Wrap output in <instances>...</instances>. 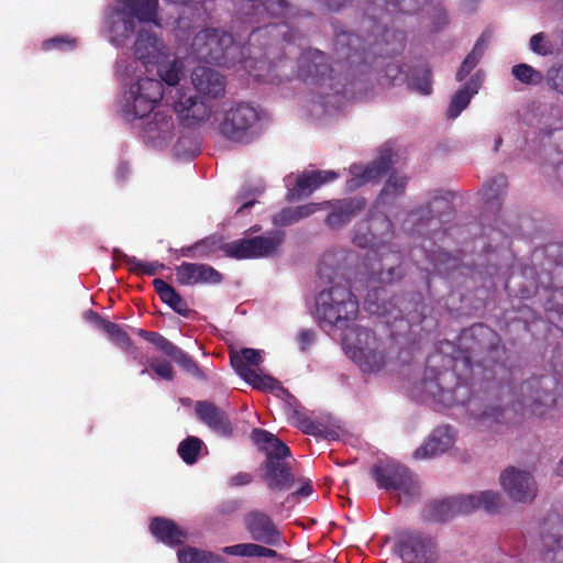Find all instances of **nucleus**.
<instances>
[{
	"instance_id": "1",
	"label": "nucleus",
	"mask_w": 563,
	"mask_h": 563,
	"mask_svg": "<svg viewBox=\"0 0 563 563\" xmlns=\"http://www.w3.org/2000/svg\"><path fill=\"white\" fill-rule=\"evenodd\" d=\"M305 37L285 22L266 23L254 29L247 42L240 46L233 36L216 27H206L192 38L190 55L197 60L221 67L242 64L257 81L282 82L294 73L292 58L298 56V77L316 86L327 85L334 93L345 92L336 87L333 68L319 49H303Z\"/></svg>"
},
{
	"instance_id": "2",
	"label": "nucleus",
	"mask_w": 563,
	"mask_h": 563,
	"mask_svg": "<svg viewBox=\"0 0 563 563\" xmlns=\"http://www.w3.org/2000/svg\"><path fill=\"white\" fill-rule=\"evenodd\" d=\"M473 365L471 356L455 357L452 368L438 371L427 366L421 380V391L437 405L452 407L465 406L470 423L479 431L494 430L501 426L505 409L496 405L488 389L498 386L487 383L485 389L475 390L471 383Z\"/></svg>"
},
{
	"instance_id": "3",
	"label": "nucleus",
	"mask_w": 563,
	"mask_h": 563,
	"mask_svg": "<svg viewBox=\"0 0 563 563\" xmlns=\"http://www.w3.org/2000/svg\"><path fill=\"white\" fill-rule=\"evenodd\" d=\"M335 254L324 253L318 264V275L332 286L318 294L316 298V318L320 323L345 328L355 320L358 301L350 287L341 283L340 267L334 265Z\"/></svg>"
},
{
	"instance_id": "4",
	"label": "nucleus",
	"mask_w": 563,
	"mask_h": 563,
	"mask_svg": "<svg viewBox=\"0 0 563 563\" xmlns=\"http://www.w3.org/2000/svg\"><path fill=\"white\" fill-rule=\"evenodd\" d=\"M261 113L251 102H233L224 108L218 119V132L225 140L247 144L258 134Z\"/></svg>"
},
{
	"instance_id": "5",
	"label": "nucleus",
	"mask_w": 563,
	"mask_h": 563,
	"mask_svg": "<svg viewBox=\"0 0 563 563\" xmlns=\"http://www.w3.org/2000/svg\"><path fill=\"white\" fill-rule=\"evenodd\" d=\"M130 11L118 12L110 24L111 41L120 46L130 38L135 31V18L141 22H156L158 0H121Z\"/></svg>"
},
{
	"instance_id": "6",
	"label": "nucleus",
	"mask_w": 563,
	"mask_h": 563,
	"mask_svg": "<svg viewBox=\"0 0 563 563\" xmlns=\"http://www.w3.org/2000/svg\"><path fill=\"white\" fill-rule=\"evenodd\" d=\"M558 388L559 383L553 376L532 377L520 386L519 402L533 415L543 417L550 409L563 406V394L554 395Z\"/></svg>"
},
{
	"instance_id": "7",
	"label": "nucleus",
	"mask_w": 563,
	"mask_h": 563,
	"mask_svg": "<svg viewBox=\"0 0 563 563\" xmlns=\"http://www.w3.org/2000/svg\"><path fill=\"white\" fill-rule=\"evenodd\" d=\"M284 240L285 232L269 231L263 235L224 243L220 249L227 257L235 260L269 257L277 254Z\"/></svg>"
},
{
	"instance_id": "8",
	"label": "nucleus",
	"mask_w": 563,
	"mask_h": 563,
	"mask_svg": "<svg viewBox=\"0 0 563 563\" xmlns=\"http://www.w3.org/2000/svg\"><path fill=\"white\" fill-rule=\"evenodd\" d=\"M164 96L163 84L153 78H140L129 89V98L123 107V115L128 121L143 119L148 115L155 104Z\"/></svg>"
},
{
	"instance_id": "9",
	"label": "nucleus",
	"mask_w": 563,
	"mask_h": 563,
	"mask_svg": "<svg viewBox=\"0 0 563 563\" xmlns=\"http://www.w3.org/2000/svg\"><path fill=\"white\" fill-rule=\"evenodd\" d=\"M334 54L336 65L340 69H346L349 73L365 74L363 69L368 62L369 52L363 45V40L354 33L341 31L335 34Z\"/></svg>"
},
{
	"instance_id": "10",
	"label": "nucleus",
	"mask_w": 563,
	"mask_h": 563,
	"mask_svg": "<svg viewBox=\"0 0 563 563\" xmlns=\"http://www.w3.org/2000/svg\"><path fill=\"white\" fill-rule=\"evenodd\" d=\"M231 365L238 375L261 391L274 390L282 387L279 382L269 375H260L254 367L262 363V355L258 350L244 347L240 352L230 354Z\"/></svg>"
},
{
	"instance_id": "11",
	"label": "nucleus",
	"mask_w": 563,
	"mask_h": 563,
	"mask_svg": "<svg viewBox=\"0 0 563 563\" xmlns=\"http://www.w3.org/2000/svg\"><path fill=\"white\" fill-rule=\"evenodd\" d=\"M371 476L377 487L386 492H399L408 497L418 494L409 470L396 462H380L371 467Z\"/></svg>"
},
{
	"instance_id": "12",
	"label": "nucleus",
	"mask_w": 563,
	"mask_h": 563,
	"mask_svg": "<svg viewBox=\"0 0 563 563\" xmlns=\"http://www.w3.org/2000/svg\"><path fill=\"white\" fill-rule=\"evenodd\" d=\"M349 354L363 372L376 373L385 365L382 342L368 328L356 329V344L349 350Z\"/></svg>"
},
{
	"instance_id": "13",
	"label": "nucleus",
	"mask_w": 563,
	"mask_h": 563,
	"mask_svg": "<svg viewBox=\"0 0 563 563\" xmlns=\"http://www.w3.org/2000/svg\"><path fill=\"white\" fill-rule=\"evenodd\" d=\"M395 544L404 563H435L438 560L435 542L420 532H404Z\"/></svg>"
},
{
	"instance_id": "14",
	"label": "nucleus",
	"mask_w": 563,
	"mask_h": 563,
	"mask_svg": "<svg viewBox=\"0 0 563 563\" xmlns=\"http://www.w3.org/2000/svg\"><path fill=\"white\" fill-rule=\"evenodd\" d=\"M136 334L152 343L157 350L176 362L184 371L198 379H206V375L190 355L175 345L158 332L137 329Z\"/></svg>"
},
{
	"instance_id": "15",
	"label": "nucleus",
	"mask_w": 563,
	"mask_h": 563,
	"mask_svg": "<svg viewBox=\"0 0 563 563\" xmlns=\"http://www.w3.org/2000/svg\"><path fill=\"white\" fill-rule=\"evenodd\" d=\"M500 484L515 501L530 503L537 496V483L527 471L510 466L501 473Z\"/></svg>"
},
{
	"instance_id": "16",
	"label": "nucleus",
	"mask_w": 563,
	"mask_h": 563,
	"mask_svg": "<svg viewBox=\"0 0 563 563\" xmlns=\"http://www.w3.org/2000/svg\"><path fill=\"white\" fill-rule=\"evenodd\" d=\"M244 527L253 541L277 547L282 543V533L272 520L263 511H250L244 517Z\"/></svg>"
},
{
	"instance_id": "17",
	"label": "nucleus",
	"mask_w": 563,
	"mask_h": 563,
	"mask_svg": "<svg viewBox=\"0 0 563 563\" xmlns=\"http://www.w3.org/2000/svg\"><path fill=\"white\" fill-rule=\"evenodd\" d=\"M473 497H452L430 503L424 509V517L430 521H446L457 515H467L474 511Z\"/></svg>"
},
{
	"instance_id": "18",
	"label": "nucleus",
	"mask_w": 563,
	"mask_h": 563,
	"mask_svg": "<svg viewBox=\"0 0 563 563\" xmlns=\"http://www.w3.org/2000/svg\"><path fill=\"white\" fill-rule=\"evenodd\" d=\"M541 539L545 549L544 560L563 563V521L558 515L545 518L541 528Z\"/></svg>"
},
{
	"instance_id": "19",
	"label": "nucleus",
	"mask_w": 563,
	"mask_h": 563,
	"mask_svg": "<svg viewBox=\"0 0 563 563\" xmlns=\"http://www.w3.org/2000/svg\"><path fill=\"white\" fill-rule=\"evenodd\" d=\"M393 164V152L390 150H384L378 158L373 161L365 168L357 165L351 166L350 172L353 177L347 180V188L355 190L366 183L380 178L391 168Z\"/></svg>"
},
{
	"instance_id": "20",
	"label": "nucleus",
	"mask_w": 563,
	"mask_h": 563,
	"mask_svg": "<svg viewBox=\"0 0 563 563\" xmlns=\"http://www.w3.org/2000/svg\"><path fill=\"white\" fill-rule=\"evenodd\" d=\"M134 55L144 65H158L167 56L166 46L154 32L142 27L134 43Z\"/></svg>"
},
{
	"instance_id": "21",
	"label": "nucleus",
	"mask_w": 563,
	"mask_h": 563,
	"mask_svg": "<svg viewBox=\"0 0 563 563\" xmlns=\"http://www.w3.org/2000/svg\"><path fill=\"white\" fill-rule=\"evenodd\" d=\"M176 280L184 286L197 284H220L223 276L208 264L184 262L175 267Z\"/></svg>"
},
{
	"instance_id": "22",
	"label": "nucleus",
	"mask_w": 563,
	"mask_h": 563,
	"mask_svg": "<svg viewBox=\"0 0 563 563\" xmlns=\"http://www.w3.org/2000/svg\"><path fill=\"white\" fill-rule=\"evenodd\" d=\"M175 112L178 114L181 123L187 128H192L206 121L211 113V108L201 98L197 96L187 97L179 95L174 102Z\"/></svg>"
},
{
	"instance_id": "23",
	"label": "nucleus",
	"mask_w": 563,
	"mask_h": 563,
	"mask_svg": "<svg viewBox=\"0 0 563 563\" xmlns=\"http://www.w3.org/2000/svg\"><path fill=\"white\" fill-rule=\"evenodd\" d=\"M338 177V173L333 170L303 172L297 177L295 187L288 190L286 200L292 202L307 197L322 185L331 183Z\"/></svg>"
},
{
	"instance_id": "24",
	"label": "nucleus",
	"mask_w": 563,
	"mask_h": 563,
	"mask_svg": "<svg viewBox=\"0 0 563 563\" xmlns=\"http://www.w3.org/2000/svg\"><path fill=\"white\" fill-rule=\"evenodd\" d=\"M195 412L199 420L216 433L222 437L232 435L233 428L227 412L216 404L208 400H199L195 405Z\"/></svg>"
},
{
	"instance_id": "25",
	"label": "nucleus",
	"mask_w": 563,
	"mask_h": 563,
	"mask_svg": "<svg viewBox=\"0 0 563 563\" xmlns=\"http://www.w3.org/2000/svg\"><path fill=\"white\" fill-rule=\"evenodd\" d=\"M366 207V200L364 198H347L330 201V205L325 208H331V211L325 218V224L332 229L338 230L347 224L353 217L364 210Z\"/></svg>"
},
{
	"instance_id": "26",
	"label": "nucleus",
	"mask_w": 563,
	"mask_h": 563,
	"mask_svg": "<svg viewBox=\"0 0 563 563\" xmlns=\"http://www.w3.org/2000/svg\"><path fill=\"white\" fill-rule=\"evenodd\" d=\"M251 439L258 450L265 453L263 463L284 461L291 456L288 445L265 429L254 428L251 432Z\"/></svg>"
},
{
	"instance_id": "27",
	"label": "nucleus",
	"mask_w": 563,
	"mask_h": 563,
	"mask_svg": "<svg viewBox=\"0 0 563 563\" xmlns=\"http://www.w3.org/2000/svg\"><path fill=\"white\" fill-rule=\"evenodd\" d=\"M244 9L249 21L253 23L265 22L266 18H288L291 13L287 0H247Z\"/></svg>"
},
{
	"instance_id": "28",
	"label": "nucleus",
	"mask_w": 563,
	"mask_h": 563,
	"mask_svg": "<svg viewBox=\"0 0 563 563\" xmlns=\"http://www.w3.org/2000/svg\"><path fill=\"white\" fill-rule=\"evenodd\" d=\"M84 319L96 329L104 332L112 343L122 351H134V343L132 339L121 325L106 319L93 310L85 311Z\"/></svg>"
},
{
	"instance_id": "29",
	"label": "nucleus",
	"mask_w": 563,
	"mask_h": 563,
	"mask_svg": "<svg viewBox=\"0 0 563 563\" xmlns=\"http://www.w3.org/2000/svg\"><path fill=\"white\" fill-rule=\"evenodd\" d=\"M191 80L196 90L203 96L216 99L224 95L225 79L212 68L203 66L195 68Z\"/></svg>"
},
{
	"instance_id": "30",
	"label": "nucleus",
	"mask_w": 563,
	"mask_h": 563,
	"mask_svg": "<svg viewBox=\"0 0 563 563\" xmlns=\"http://www.w3.org/2000/svg\"><path fill=\"white\" fill-rule=\"evenodd\" d=\"M263 481L268 489L274 492L289 490L295 482V476L287 460L263 463Z\"/></svg>"
},
{
	"instance_id": "31",
	"label": "nucleus",
	"mask_w": 563,
	"mask_h": 563,
	"mask_svg": "<svg viewBox=\"0 0 563 563\" xmlns=\"http://www.w3.org/2000/svg\"><path fill=\"white\" fill-rule=\"evenodd\" d=\"M454 443L453 429L449 426L437 428L428 441L415 451V457H433L449 450Z\"/></svg>"
},
{
	"instance_id": "32",
	"label": "nucleus",
	"mask_w": 563,
	"mask_h": 563,
	"mask_svg": "<svg viewBox=\"0 0 563 563\" xmlns=\"http://www.w3.org/2000/svg\"><path fill=\"white\" fill-rule=\"evenodd\" d=\"M464 339H472L475 342L474 345L468 346L471 352L477 356L487 353L498 354L500 351L499 338L490 328L484 324H475L467 332L463 334Z\"/></svg>"
},
{
	"instance_id": "33",
	"label": "nucleus",
	"mask_w": 563,
	"mask_h": 563,
	"mask_svg": "<svg viewBox=\"0 0 563 563\" xmlns=\"http://www.w3.org/2000/svg\"><path fill=\"white\" fill-rule=\"evenodd\" d=\"M151 533L161 542L176 547L183 544L187 533L175 521L164 517H155L150 522Z\"/></svg>"
},
{
	"instance_id": "34",
	"label": "nucleus",
	"mask_w": 563,
	"mask_h": 563,
	"mask_svg": "<svg viewBox=\"0 0 563 563\" xmlns=\"http://www.w3.org/2000/svg\"><path fill=\"white\" fill-rule=\"evenodd\" d=\"M481 84L482 70H478L453 95L446 111L449 119L457 118L467 108L473 96L478 92Z\"/></svg>"
},
{
	"instance_id": "35",
	"label": "nucleus",
	"mask_w": 563,
	"mask_h": 563,
	"mask_svg": "<svg viewBox=\"0 0 563 563\" xmlns=\"http://www.w3.org/2000/svg\"><path fill=\"white\" fill-rule=\"evenodd\" d=\"M377 224L384 228L382 235L393 234V223L386 216L374 217L368 223H358L353 236V242L360 247L372 246L376 239V227Z\"/></svg>"
},
{
	"instance_id": "36",
	"label": "nucleus",
	"mask_w": 563,
	"mask_h": 563,
	"mask_svg": "<svg viewBox=\"0 0 563 563\" xmlns=\"http://www.w3.org/2000/svg\"><path fill=\"white\" fill-rule=\"evenodd\" d=\"M153 287L158 294L161 300L168 305L175 312L183 317H188L191 310L187 301L165 280L156 278L153 280Z\"/></svg>"
},
{
	"instance_id": "37",
	"label": "nucleus",
	"mask_w": 563,
	"mask_h": 563,
	"mask_svg": "<svg viewBox=\"0 0 563 563\" xmlns=\"http://www.w3.org/2000/svg\"><path fill=\"white\" fill-rule=\"evenodd\" d=\"M174 129L173 117L164 111L154 112L152 119L145 124V132L151 139L166 140Z\"/></svg>"
},
{
	"instance_id": "38",
	"label": "nucleus",
	"mask_w": 563,
	"mask_h": 563,
	"mask_svg": "<svg viewBox=\"0 0 563 563\" xmlns=\"http://www.w3.org/2000/svg\"><path fill=\"white\" fill-rule=\"evenodd\" d=\"M486 43L487 41L485 38V35L483 34L476 41L473 49L467 54L465 59L462 62L460 68L457 69L455 76L457 81H463L471 74V71L478 65L484 55Z\"/></svg>"
},
{
	"instance_id": "39",
	"label": "nucleus",
	"mask_w": 563,
	"mask_h": 563,
	"mask_svg": "<svg viewBox=\"0 0 563 563\" xmlns=\"http://www.w3.org/2000/svg\"><path fill=\"white\" fill-rule=\"evenodd\" d=\"M407 186V178L391 173L384 188L379 194L383 203H391L397 197L404 195Z\"/></svg>"
},
{
	"instance_id": "40",
	"label": "nucleus",
	"mask_w": 563,
	"mask_h": 563,
	"mask_svg": "<svg viewBox=\"0 0 563 563\" xmlns=\"http://www.w3.org/2000/svg\"><path fill=\"white\" fill-rule=\"evenodd\" d=\"M463 497H473L474 511L483 508L488 514H497L503 508V499L499 493L493 490H484L478 495H463Z\"/></svg>"
},
{
	"instance_id": "41",
	"label": "nucleus",
	"mask_w": 563,
	"mask_h": 563,
	"mask_svg": "<svg viewBox=\"0 0 563 563\" xmlns=\"http://www.w3.org/2000/svg\"><path fill=\"white\" fill-rule=\"evenodd\" d=\"M511 74L518 81L528 86H538L543 80L545 81V74L543 75L540 70L526 63L515 65L511 68Z\"/></svg>"
},
{
	"instance_id": "42",
	"label": "nucleus",
	"mask_w": 563,
	"mask_h": 563,
	"mask_svg": "<svg viewBox=\"0 0 563 563\" xmlns=\"http://www.w3.org/2000/svg\"><path fill=\"white\" fill-rule=\"evenodd\" d=\"M508 187L507 177L504 174L494 176L483 187V197L486 203L495 205V201L506 191Z\"/></svg>"
},
{
	"instance_id": "43",
	"label": "nucleus",
	"mask_w": 563,
	"mask_h": 563,
	"mask_svg": "<svg viewBox=\"0 0 563 563\" xmlns=\"http://www.w3.org/2000/svg\"><path fill=\"white\" fill-rule=\"evenodd\" d=\"M383 40L387 41L388 37H393L391 46L390 48L383 49L379 46L378 42H375L371 46V53L373 55L379 54V55H386V56H393L396 54H399L404 49V35L401 33H390L388 30H385L382 34Z\"/></svg>"
},
{
	"instance_id": "44",
	"label": "nucleus",
	"mask_w": 563,
	"mask_h": 563,
	"mask_svg": "<svg viewBox=\"0 0 563 563\" xmlns=\"http://www.w3.org/2000/svg\"><path fill=\"white\" fill-rule=\"evenodd\" d=\"M202 441L199 438L188 437L180 442L178 446V454L185 463L194 464L197 461Z\"/></svg>"
},
{
	"instance_id": "45",
	"label": "nucleus",
	"mask_w": 563,
	"mask_h": 563,
	"mask_svg": "<svg viewBox=\"0 0 563 563\" xmlns=\"http://www.w3.org/2000/svg\"><path fill=\"white\" fill-rule=\"evenodd\" d=\"M426 1L427 0H380L382 3L377 4L383 5L389 13L402 12L411 14L417 12Z\"/></svg>"
},
{
	"instance_id": "46",
	"label": "nucleus",
	"mask_w": 563,
	"mask_h": 563,
	"mask_svg": "<svg viewBox=\"0 0 563 563\" xmlns=\"http://www.w3.org/2000/svg\"><path fill=\"white\" fill-rule=\"evenodd\" d=\"M126 264L130 266V273L136 275L153 276L159 269L165 268L164 264L159 263L158 261L143 262L141 260H137L136 257H126Z\"/></svg>"
},
{
	"instance_id": "47",
	"label": "nucleus",
	"mask_w": 563,
	"mask_h": 563,
	"mask_svg": "<svg viewBox=\"0 0 563 563\" xmlns=\"http://www.w3.org/2000/svg\"><path fill=\"white\" fill-rule=\"evenodd\" d=\"M529 48L539 56H550L555 52L554 44L544 32H539L530 37Z\"/></svg>"
},
{
	"instance_id": "48",
	"label": "nucleus",
	"mask_w": 563,
	"mask_h": 563,
	"mask_svg": "<svg viewBox=\"0 0 563 563\" xmlns=\"http://www.w3.org/2000/svg\"><path fill=\"white\" fill-rule=\"evenodd\" d=\"M383 68L376 77L378 84L383 87H389L394 85V81L402 74L401 67L395 62L379 63Z\"/></svg>"
},
{
	"instance_id": "49",
	"label": "nucleus",
	"mask_w": 563,
	"mask_h": 563,
	"mask_svg": "<svg viewBox=\"0 0 563 563\" xmlns=\"http://www.w3.org/2000/svg\"><path fill=\"white\" fill-rule=\"evenodd\" d=\"M545 84L554 92L563 96V63H558L548 68Z\"/></svg>"
},
{
	"instance_id": "50",
	"label": "nucleus",
	"mask_w": 563,
	"mask_h": 563,
	"mask_svg": "<svg viewBox=\"0 0 563 563\" xmlns=\"http://www.w3.org/2000/svg\"><path fill=\"white\" fill-rule=\"evenodd\" d=\"M157 73L161 79L168 86H176L180 80L181 64L178 60H174L173 63L158 67Z\"/></svg>"
},
{
	"instance_id": "51",
	"label": "nucleus",
	"mask_w": 563,
	"mask_h": 563,
	"mask_svg": "<svg viewBox=\"0 0 563 563\" xmlns=\"http://www.w3.org/2000/svg\"><path fill=\"white\" fill-rule=\"evenodd\" d=\"M295 416L297 417L298 424L303 433L314 437H325L327 427L320 422H314L310 418L305 415L295 411Z\"/></svg>"
},
{
	"instance_id": "52",
	"label": "nucleus",
	"mask_w": 563,
	"mask_h": 563,
	"mask_svg": "<svg viewBox=\"0 0 563 563\" xmlns=\"http://www.w3.org/2000/svg\"><path fill=\"white\" fill-rule=\"evenodd\" d=\"M150 368L162 379L173 380L174 379V368L170 362L166 360H161L157 357H151L146 360Z\"/></svg>"
},
{
	"instance_id": "53",
	"label": "nucleus",
	"mask_w": 563,
	"mask_h": 563,
	"mask_svg": "<svg viewBox=\"0 0 563 563\" xmlns=\"http://www.w3.org/2000/svg\"><path fill=\"white\" fill-rule=\"evenodd\" d=\"M413 87L421 95L428 96L432 91V73L429 68H422L413 76Z\"/></svg>"
},
{
	"instance_id": "54",
	"label": "nucleus",
	"mask_w": 563,
	"mask_h": 563,
	"mask_svg": "<svg viewBox=\"0 0 563 563\" xmlns=\"http://www.w3.org/2000/svg\"><path fill=\"white\" fill-rule=\"evenodd\" d=\"M258 544L256 543H239L228 545L222 549L223 553L228 555H236L243 558H256Z\"/></svg>"
},
{
	"instance_id": "55",
	"label": "nucleus",
	"mask_w": 563,
	"mask_h": 563,
	"mask_svg": "<svg viewBox=\"0 0 563 563\" xmlns=\"http://www.w3.org/2000/svg\"><path fill=\"white\" fill-rule=\"evenodd\" d=\"M296 222H298V217L294 207L284 208L273 216V223L277 227H288Z\"/></svg>"
},
{
	"instance_id": "56",
	"label": "nucleus",
	"mask_w": 563,
	"mask_h": 563,
	"mask_svg": "<svg viewBox=\"0 0 563 563\" xmlns=\"http://www.w3.org/2000/svg\"><path fill=\"white\" fill-rule=\"evenodd\" d=\"M328 205H330V201H324L322 203L310 202V203L297 206L294 208H295L296 214L298 217V221H300L301 219L310 217L318 210L325 209V206H328Z\"/></svg>"
},
{
	"instance_id": "57",
	"label": "nucleus",
	"mask_w": 563,
	"mask_h": 563,
	"mask_svg": "<svg viewBox=\"0 0 563 563\" xmlns=\"http://www.w3.org/2000/svg\"><path fill=\"white\" fill-rule=\"evenodd\" d=\"M178 561L180 563H200L201 550L196 548L186 547L178 550Z\"/></svg>"
},
{
	"instance_id": "58",
	"label": "nucleus",
	"mask_w": 563,
	"mask_h": 563,
	"mask_svg": "<svg viewBox=\"0 0 563 563\" xmlns=\"http://www.w3.org/2000/svg\"><path fill=\"white\" fill-rule=\"evenodd\" d=\"M69 44V41L67 36H55L52 38H48L42 43V49L45 52L49 51H64L67 48Z\"/></svg>"
},
{
	"instance_id": "59",
	"label": "nucleus",
	"mask_w": 563,
	"mask_h": 563,
	"mask_svg": "<svg viewBox=\"0 0 563 563\" xmlns=\"http://www.w3.org/2000/svg\"><path fill=\"white\" fill-rule=\"evenodd\" d=\"M195 244H202L201 247L197 249V258L209 257L216 251L214 242L209 240H200Z\"/></svg>"
},
{
	"instance_id": "60",
	"label": "nucleus",
	"mask_w": 563,
	"mask_h": 563,
	"mask_svg": "<svg viewBox=\"0 0 563 563\" xmlns=\"http://www.w3.org/2000/svg\"><path fill=\"white\" fill-rule=\"evenodd\" d=\"M316 339V334L312 330H301L298 334V342L302 351L307 350Z\"/></svg>"
},
{
	"instance_id": "61",
	"label": "nucleus",
	"mask_w": 563,
	"mask_h": 563,
	"mask_svg": "<svg viewBox=\"0 0 563 563\" xmlns=\"http://www.w3.org/2000/svg\"><path fill=\"white\" fill-rule=\"evenodd\" d=\"M253 481L252 475L249 473H239L231 477L230 485L231 486H243L247 485Z\"/></svg>"
},
{
	"instance_id": "62",
	"label": "nucleus",
	"mask_w": 563,
	"mask_h": 563,
	"mask_svg": "<svg viewBox=\"0 0 563 563\" xmlns=\"http://www.w3.org/2000/svg\"><path fill=\"white\" fill-rule=\"evenodd\" d=\"M200 563H225V561L220 554L201 550Z\"/></svg>"
},
{
	"instance_id": "63",
	"label": "nucleus",
	"mask_w": 563,
	"mask_h": 563,
	"mask_svg": "<svg viewBox=\"0 0 563 563\" xmlns=\"http://www.w3.org/2000/svg\"><path fill=\"white\" fill-rule=\"evenodd\" d=\"M432 205H438L440 208H442L444 210H448L449 212H451V210H452V206H451V203L446 199L435 198L432 201V203L428 207V213L431 216V218L434 217V214H432V210H431V206Z\"/></svg>"
},
{
	"instance_id": "64",
	"label": "nucleus",
	"mask_w": 563,
	"mask_h": 563,
	"mask_svg": "<svg viewBox=\"0 0 563 563\" xmlns=\"http://www.w3.org/2000/svg\"><path fill=\"white\" fill-rule=\"evenodd\" d=\"M276 556H278V553L275 550L264 547L262 544H258L256 558H276Z\"/></svg>"
}]
</instances>
